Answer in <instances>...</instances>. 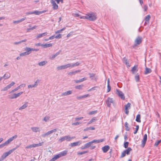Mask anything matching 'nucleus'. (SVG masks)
Wrapping results in <instances>:
<instances>
[{
  "mask_svg": "<svg viewBox=\"0 0 161 161\" xmlns=\"http://www.w3.org/2000/svg\"><path fill=\"white\" fill-rule=\"evenodd\" d=\"M68 153V151L64 150L60 152L58 154L54 155V157L51 159L49 161H55L59 158L65 156Z\"/></svg>",
  "mask_w": 161,
  "mask_h": 161,
  "instance_id": "1",
  "label": "nucleus"
},
{
  "mask_svg": "<svg viewBox=\"0 0 161 161\" xmlns=\"http://www.w3.org/2000/svg\"><path fill=\"white\" fill-rule=\"evenodd\" d=\"M17 137V135H15L10 138L7 141H6L3 144L0 145V148H2L5 146H7L14 139H16Z\"/></svg>",
  "mask_w": 161,
  "mask_h": 161,
  "instance_id": "2",
  "label": "nucleus"
},
{
  "mask_svg": "<svg viewBox=\"0 0 161 161\" xmlns=\"http://www.w3.org/2000/svg\"><path fill=\"white\" fill-rule=\"evenodd\" d=\"M86 19L89 20L93 21L97 19V14L94 13H90L86 14Z\"/></svg>",
  "mask_w": 161,
  "mask_h": 161,
  "instance_id": "3",
  "label": "nucleus"
},
{
  "mask_svg": "<svg viewBox=\"0 0 161 161\" xmlns=\"http://www.w3.org/2000/svg\"><path fill=\"white\" fill-rule=\"evenodd\" d=\"M75 138V136L71 137L69 136H65L60 138L59 139V141L60 142H62L65 140H66L67 141H70Z\"/></svg>",
  "mask_w": 161,
  "mask_h": 161,
  "instance_id": "4",
  "label": "nucleus"
},
{
  "mask_svg": "<svg viewBox=\"0 0 161 161\" xmlns=\"http://www.w3.org/2000/svg\"><path fill=\"white\" fill-rule=\"evenodd\" d=\"M23 93V92H21L17 93H13L9 95L8 97L10 99H16L20 96Z\"/></svg>",
  "mask_w": 161,
  "mask_h": 161,
  "instance_id": "5",
  "label": "nucleus"
},
{
  "mask_svg": "<svg viewBox=\"0 0 161 161\" xmlns=\"http://www.w3.org/2000/svg\"><path fill=\"white\" fill-rule=\"evenodd\" d=\"M69 68H71V64H68L64 65L58 66L57 67V69L58 70H61Z\"/></svg>",
  "mask_w": 161,
  "mask_h": 161,
  "instance_id": "6",
  "label": "nucleus"
},
{
  "mask_svg": "<svg viewBox=\"0 0 161 161\" xmlns=\"http://www.w3.org/2000/svg\"><path fill=\"white\" fill-rule=\"evenodd\" d=\"M15 84V83L14 82H12L10 84L8 85L7 86L4 87L1 90V91L2 92H4L7 91L9 89H10L12 87V86L14 85Z\"/></svg>",
  "mask_w": 161,
  "mask_h": 161,
  "instance_id": "7",
  "label": "nucleus"
},
{
  "mask_svg": "<svg viewBox=\"0 0 161 161\" xmlns=\"http://www.w3.org/2000/svg\"><path fill=\"white\" fill-rule=\"evenodd\" d=\"M43 142H40L39 143L34 144L31 145L29 146H27L25 147L26 149L31 148L35 147H39L42 145Z\"/></svg>",
  "mask_w": 161,
  "mask_h": 161,
  "instance_id": "8",
  "label": "nucleus"
},
{
  "mask_svg": "<svg viewBox=\"0 0 161 161\" xmlns=\"http://www.w3.org/2000/svg\"><path fill=\"white\" fill-rule=\"evenodd\" d=\"M57 130V129H54L52 130L47 131V133L42 135V136L43 137H45L48 135L52 134L53 133L56 132Z\"/></svg>",
  "mask_w": 161,
  "mask_h": 161,
  "instance_id": "9",
  "label": "nucleus"
},
{
  "mask_svg": "<svg viewBox=\"0 0 161 161\" xmlns=\"http://www.w3.org/2000/svg\"><path fill=\"white\" fill-rule=\"evenodd\" d=\"M116 93L122 100H125V96L124 93L118 89H117L116 90Z\"/></svg>",
  "mask_w": 161,
  "mask_h": 161,
  "instance_id": "10",
  "label": "nucleus"
},
{
  "mask_svg": "<svg viewBox=\"0 0 161 161\" xmlns=\"http://www.w3.org/2000/svg\"><path fill=\"white\" fill-rule=\"evenodd\" d=\"M106 103L108 107H110L111 104H114V101L113 99L110 97H108L106 101Z\"/></svg>",
  "mask_w": 161,
  "mask_h": 161,
  "instance_id": "11",
  "label": "nucleus"
},
{
  "mask_svg": "<svg viewBox=\"0 0 161 161\" xmlns=\"http://www.w3.org/2000/svg\"><path fill=\"white\" fill-rule=\"evenodd\" d=\"M142 39L140 37L138 36L135 41V46L140 44L142 42Z\"/></svg>",
  "mask_w": 161,
  "mask_h": 161,
  "instance_id": "12",
  "label": "nucleus"
},
{
  "mask_svg": "<svg viewBox=\"0 0 161 161\" xmlns=\"http://www.w3.org/2000/svg\"><path fill=\"white\" fill-rule=\"evenodd\" d=\"M147 134H145L143 138L141 146L142 147H144L147 141Z\"/></svg>",
  "mask_w": 161,
  "mask_h": 161,
  "instance_id": "13",
  "label": "nucleus"
},
{
  "mask_svg": "<svg viewBox=\"0 0 161 161\" xmlns=\"http://www.w3.org/2000/svg\"><path fill=\"white\" fill-rule=\"evenodd\" d=\"M25 84H22L20 85L17 87L15 88L14 89L12 90L10 92H9V93H11L14 92L18 90L20 88L22 87H25Z\"/></svg>",
  "mask_w": 161,
  "mask_h": 161,
  "instance_id": "14",
  "label": "nucleus"
},
{
  "mask_svg": "<svg viewBox=\"0 0 161 161\" xmlns=\"http://www.w3.org/2000/svg\"><path fill=\"white\" fill-rule=\"evenodd\" d=\"M25 50H28V52L29 53V54H30L31 51H38L39 50V49H35L31 48L29 47H26L25 48Z\"/></svg>",
  "mask_w": 161,
  "mask_h": 161,
  "instance_id": "15",
  "label": "nucleus"
},
{
  "mask_svg": "<svg viewBox=\"0 0 161 161\" xmlns=\"http://www.w3.org/2000/svg\"><path fill=\"white\" fill-rule=\"evenodd\" d=\"M51 3L53 6V9L54 10H57L58 8V5L55 2V1L51 0Z\"/></svg>",
  "mask_w": 161,
  "mask_h": 161,
  "instance_id": "16",
  "label": "nucleus"
},
{
  "mask_svg": "<svg viewBox=\"0 0 161 161\" xmlns=\"http://www.w3.org/2000/svg\"><path fill=\"white\" fill-rule=\"evenodd\" d=\"M81 141H79L76 142L71 143L70 144V146L71 147H74L76 146H79L81 144Z\"/></svg>",
  "mask_w": 161,
  "mask_h": 161,
  "instance_id": "17",
  "label": "nucleus"
},
{
  "mask_svg": "<svg viewBox=\"0 0 161 161\" xmlns=\"http://www.w3.org/2000/svg\"><path fill=\"white\" fill-rule=\"evenodd\" d=\"M92 144V143L91 142L87 143L85 144L84 147H82L81 149H84L88 148L89 147H90Z\"/></svg>",
  "mask_w": 161,
  "mask_h": 161,
  "instance_id": "18",
  "label": "nucleus"
},
{
  "mask_svg": "<svg viewBox=\"0 0 161 161\" xmlns=\"http://www.w3.org/2000/svg\"><path fill=\"white\" fill-rule=\"evenodd\" d=\"M110 147L108 145L105 146L102 148V150L104 153H106L109 149Z\"/></svg>",
  "mask_w": 161,
  "mask_h": 161,
  "instance_id": "19",
  "label": "nucleus"
},
{
  "mask_svg": "<svg viewBox=\"0 0 161 161\" xmlns=\"http://www.w3.org/2000/svg\"><path fill=\"white\" fill-rule=\"evenodd\" d=\"M72 93V91H68L65 92H63L61 94V96H65L68 95H70Z\"/></svg>",
  "mask_w": 161,
  "mask_h": 161,
  "instance_id": "20",
  "label": "nucleus"
},
{
  "mask_svg": "<svg viewBox=\"0 0 161 161\" xmlns=\"http://www.w3.org/2000/svg\"><path fill=\"white\" fill-rule=\"evenodd\" d=\"M138 66L135 65L132 69L131 71L133 74H135L138 71L137 68Z\"/></svg>",
  "mask_w": 161,
  "mask_h": 161,
  "instance_id": "21",
  "label": "nucleus"
},
{
  "mask_svg": "<svg viewBox=\"0 0 161 161\" xmlns=\"http://www.w3.org/2000/svg\"><path fill=\"white\" fill-rule=\"evenodd\" d=\"M31 129L33 132H35L40 131V129L38 127H32L31 128Z\"/></svg>",
  "mask_w": 161,
  "mask_h": 161,
  "instance_id": "22",
  "label": "nucleus"
},
{
  "mask_svg": "<svg viewBox=\"0 0 161 161\" xmlns=\"http://www.w3.org/2000/svg\"><path fill=\"white\" fill-rule=\"evenodd\" d=\"M47 61H44L39 63L38 64L39 66H42L45 65L47 64Z\"/></svg>",
  "mask_w": 161,
  "mask_h": 161,
  "instance_id": "23",
  "label": "nucleus"
},
{
  "mask_svg": "<svg viewBox=\"0 0 161 161\" xmlns=\"http://www.w3.org/2000/svg\"><path fill=\"white\" fill-rule=\"evenodd\" d=\"M10 77V75L9 73H5L3 76L1 77L3 78H4L5 80L8 79Z\"/></svg>",
  "mask_w": 161,
  "mask_h": 161,
  "instance_id": "24",
  "label": "nucleus"
},
{
  "mask_svg": "<svg viewBox=\"0 0 161 161\" xmlns=\"http://www.w3.org/2000/svg\"><path fill=\"white\" fill-rule=\"evenodd\" d=\"M28 102H26L25 103V104L22 105L21 107H20L19 108V110H21L23 109H25V108H26L28 106Z\"/></svg>",
  "mask_w": 161,
  "mask_h": 161,
  "instance_id": "25",
  "label": "nucleus"
},
{
  "mask_svg": "<svg viewBox=\"0 0 161 161\" xmlns=\"http://www.w3.org/2000/svg\"><path fill=\"white\" fill-rule=\"evenodd\" d=\"M26 19V18L25 17L24 18H22V19H20L19 20H18L14 21H13V23L14 24H18V23H19L20 22H21L22 21L25 20V19Z\"/></svg>",
  "mask_w": 161,
  "mask_h": 161,
  "instance_id": "26",
  "label": "nucleus"
},
{
  "mask_svg": "<svg viewBox=\"0 0 161 161\" xmlns=\"http://www.w3.org/2000/svg\"><path fill=\"white\" fill-rule=\"evenodd\" d=\"M104 141V139H101L99 140H94L92 141H91V142H92V143H99L100 142H102Z\"/></svg>",
  "mask_w": 161,
  "mask_h": 161,
  "instance_id": "27",
  "label": "nucleus"
},
{
  "mask_svg": "<svg viewBox=\"0 0 161 161\" xmlns=\"http://www.w3.org/2000/svg\"><path fill=\"white\" fill-rule=\"evenodd\" d=\"M12 152H13L11 150H10L8 152L3 153V155L6 158L8 156L11 154Z\"/></svg>",
  "mask_w": 161,
  "mask_h": 161,
  "instance_id": "28",
  "label": "nucleus"
},
{
  "mask_svg": "<svg viewBox=\"0 0 161 161\" xmlns=\"http://www.w3.org/2000/svg\"><path fill=\"white\" fill-rule=\"evenodd\" d=\"M61 52V50L59 51L58 52L56 53L55 54L53 55L50 58L51 59H54L56 57H57L58 55Z\"/></svg>",
  "mask_w": 161,
  "mask_h": 161,
  "instance_id": "29",
  "label": "nucleus"
},
{
  "mask_svg": "<svg viewBox=\"0 0 161 161\" xmlns=\"http://www.w3.org/2000/svg\"><path fill=\"white\" fill-rule=\"evenodd\" d=\"M80 71V70H75L74 71H72L69 72L68 73V75H75L76 74L79 73Z\"/></svg>",
  "mask_w": 161,
  "mask_h": 161,
  "instance_id": "30",
  "label": "nucleus"
},
{
  "mask_svg": "<svg viewBox=\"0 0 161 161\" xmlns=\"http://www.w3.org/2000/svg\"><path fill=\"white\" fill-rule=\"evenodd\" d=\"M26 51L24 52L20 53L19 54L20 56H24L26 55H28L29 54V53L28 52V50H25Z\"/></svg>",
  "mask_w": 161,
  "mask_h": 161,
  "instance_id": "31",
  "label": "nucleus"
},
{
  "mask_svg": "<svg viewBox=\"0 0 161 161\" xmlns=\"http://www.w3.org/2000/svg\"><path fill=\"white\" fill-rule=\"evenodd\" d=\"M47 34V32H44L42 34H39L37 36L36 38H39L42 37L43 36H45Z\"/></svg>",
  "mask_w": 161,
  "mask_h": 161,
  "instance_id": "32",
  "label": "nucleus"
},
{
  "mask_svg": "<svg viewBox=\"0 0 161 161\" xmlns=\"http://www.w3.org/2000/svg\"><path fill=\"white\" fill-rule=\"evenodd\" d=\"M151 71L152 70L146 67L145 68V71L144 74L147 75L148 74L150 73Z\"/></svg>",
  "mask_w": 161,
  "mask_h": 161,
  "instance_id": "33",
  "label": "nucleus"
},
{
  "mask_svg": "<svg viewBox=\"0 0 161 161\" xmlns=\"http://www.w3.org/2000/svg\"><path fill=\"white\" fill-rule=\"evenodd\" d=\"M45 11H39L37 10L35 11H33V14H35L36 15H39L42 13H45Z\"/></svg>",
  "mask_w": 161,
  "mask_h": 161,
  "instance_id": "34",
  "label": "nucleus"
},
{
  "mask_svg": "<svg viewBox=\"0 0 161 161\" xmlns=\"http://www.w3.org/2000/svg\"><path fill=\"white\" fill-rule=\"evenodd\" d=\"M132 150L130 147H128L127 149L125 150L124 151L125 153L126 154L129 155L130 154V152Z\"/></svg>",
  "mask_w": 161,
  "mask_h": 161,
  "instance_id": "35",
  "label": "nucleus"
},
{
  "mask_svg": "<svg viewBox=\"0 0 161 161\" xmlns=\"http://www.w3.org/2000/svg\"><path fill=\"white\" fill-rule=\"evenodd\" d=\"M141 119V116L139 114H138L136 116V120L138 122H141V121L140 120Z\"/></svg>",
  "mask_w": 161,
  "mask_h": 161,
  "instance_id": "36",
  "label": "nucleus"
},
{
  "mask_svg": "<svg viewBox=\"0 0 161 161\" xmlns=\"http://www.w3.org/2000/svg\"><path fill=\"white\" fill-rule=\"evenodd\" d=\"M52 44L51 43L45 44H43V45H42V47H43L44 48L49 47H52Z\"/></svg>",
  "mask_w": 161,
  "mask_h": 161,
  "instance_id": "37",
  "label": "nucleus"
},
{
  "mask_svg": "<svg viewBox=\"0 0 161 161\" xmlns=\"http://www.w3.org/2000/svg\"><path fill=\"white\" fill-rule=\"evenodd\" d=\"M96 120H97V119H96V117H93L89 121V122L87 124L88 125L90 124H91L92 123V122H94Z\"/></svg>",
  "mask_w": 161,
  "mask_h": 161,
  "instance_id": "38",
  "label": "nucleus"
},
{
  "mask_svg": "<svg viewBox=\"0 0 161 161\" xmlns=\"http://www.w3.org/2000/svg\"><path fill=\"white\" fill-rule=\"evenodd\" d=\"M95 129V128L94 127H87L86 128L84 129V131H86L87 130H94Z\"/></svg>",
  "mask_w": 161,
  "mask_h": 161,
  "instance_id": "39",
  "label": "nucleus"
},
{
  "mask_svg": "<svg viewBox=\"0 0 161 161\" xmlns=\"http://www.w3.org/2000/svg\"><path fill=\"white\" fill-rule=\"evenodd\" d=\"M128 124L127 122H125V130L127 131H128L130 130V128L128 126Z\"/></svg>",
  "mask_w": 161,
  "mask_h": 161,
  "instance_id": "40",
  "label": "nucleus"
},
{
  "mask_svg": "<svg viewBox=\"0 0 161 161\" xmlns=\"http://www.w3.org/2000/svg\"><path fill=\"white\" fill-rule=\"evenodd\" d=\"M80 64V63L78 62H77L74 64H71V68L78 66Z\"/></svg>",
  "mask_w": 161,
  "mask_h": 161,
  "instance_id": "41",
  "label": "nucleus"
},
{
  "mask_svg": "<svg viewBox=\"0 0 161 161\" xmlns=\"http://www.w3.org/2000/svg\"><path fill=\"white\" fill-rule=\"evenodd\" d=\"M131 104L130 103H128L126 105H125V110L128 109L130 108Z\"/></svg>",
  "mask_w": 161,
  "mask_h": 161,
  "instance_id": "42",
  "label": "nucleus"
},
{
  "mask_svg": "<svg viewBox=\"0 0 161 161\" xmlns=\"http://www.w3.org/2000/svg\"><path fill=\"white\" fill-rule=\"evenodd\" d=\"M37 27V26L35 25L31 28H28L27 29V32H29L31 30H33L34 29H36Z\"/></svg>",
  "mask_w": 161,
  "mask_h": 161,
  "instance_id": "43",
  "label": "nucleus"
},
{
  "mask_svg": "<svg viewBox=\"0 0 161 161\" xmlns=\"http://www.w3.org/2000/svg\"><path fill=\"white\" fill-rule=\"evenodd\" d=\"M135 79L136 82H138L139 81L140 77L139 75L138 74H136V75L135 76Z\"/></svg>",
  "mask_w": 161,
  "mask_h": 161,
  "instance_id": "44",
  "label": "nucleus"
},
{
  "mask_svg": "<svg viewBox=\"0 0 161 161\" xmlns=\"http://www.w3.org/2000/svg\"><path fill=\"white\" fill-rule=\"evenodd\" d=\"M83 86V85H81L76 86L75 88L76 89H82V87Z\"/></svg>",
  "mask_w": 161,
  "mask_h": 161,
  "instance_id": "45",
  "label": "nucleus"
},
{
  "mask_svg": "<svg viewBox=\"0 0 161 161\" xmlns=\"http://www.w3.org/2000/svg\"><path fill=\"white\" fill-rule=\"evenodd\" d=\"M49 119L50 117L49 116H46L44 117L43 119V120L45 122H47L49 120Z\"/></svg>",
  "mask_w": 161,
  "mask_h": 161,
  "instance_id": "46",
  "label": "nucleus"
},
{
  "mask_svg": "<svg viewBox=\"0 0 161 161\" xmlns=\"http://www.w3.org/2000/svg\"><path fill=\"white\" fill-rule=\"evenodd\" d=\"M65 29H66V28L65 27H64V28H62V29H61V30H58L55 31V34H57L60 33L62 31H63Z\"/></svg>",
  "mask_w": 161,
  "mask_h": 161,
  "instance_id": "47",
  "label": "nucleus"
},
{
  "mask_svg": "<svg viewBox=\"0 0 161 161\" xmlns=\"http://www.w3.org/2000/svg\"><path fill=\"white\" fill-rule=\"evenodd\" d=\"M81 123L80 122H77L75 123H73L72 124L73 126H76L81 124Z\"/></svg>",
  "mask_w": 161,
  "mask_h": 161,
  "instance_id": "48",
  "label": "nucleus"
},
{
  "mask_svg": "<svg viewBox=\"0 0 161 161\" xmlns=\"http://www.w3.org/2000/svg\"><path fill=\"white\" fill-rule=\"evenodd\" d=\"M150 18V16L149 15H148L146 17V18H145V20L146 21H147H147L149 22V20Z\"/></svg>",
  "mask_w": 161,
  "mask_h": 161,
  "instance_id": "49",
  "label": "nucleus"
},
{
  "mask_svg": "<svg viewBox=\"0 0 161 161\" xmlns=\"http://www.w3.org/2000/svg\"><path fill=\"white\" fill-rule=\"evenodd\" d=\"M97 112V110H95L94 111H91L89 113V114L92 115L93 114H95Z\"/></svg>",
  "mask_w": 161,
  "mask_h": 161,
  "instance_id": "50",
  "label": "nucleus"
},
{
  "mask_svg": "<svg viewBox=\"0 0 161 161\" xmlns=\"http://www.w3.org/2000/svg\"><path fill=\"white\" fill-rule=\"evenodd\" d=\"M126 155V153H125V151H124L123 152H122L121 153V155L120 156V158H123Z\"/></svg>",
  "mask_w": 161,
  "mask_h": 161,
  "instance_id": "51",
  "label": "nucleus"
},
{
  "mask_svg": "<svg viewBox=\"0 0 161 161\" xmlns=\"http://www.w3.org/2000/svg\"><path fill=\"white\" fill-rule=\"evenodd\" d=\"M139 128V126L138 125H137L136 126V130L134 132V133L135 134H136L137 133V132Z\"/></svg>",
  "mask_w": 161,
  "mask_h": 161,
  "instance_id": "52",
  "label": "nucleus"
},
{
  "mask_svg": "<svg viewBox=\"0 0 161 161\" xmlns=\"http://www.w3.org/2000/svg\"><path fill=\"white\" fill-rule=\"evenodd\" d=\"M161 140H159L157 142H156L154 144V146L157 147L158 145L161 142Z\"/></svg>",
  "mask_w": 161,
  "mask_h": 161,
  "instance_id": "53",
  "label": "nucleus"
},
{
  "mask_svg": "<svg viewBox=\"0 0 161 161\" xmlns=\"http://www.w3.org/2000/svg\"><path fill=\"white\" fill-rule=\"evenodd\" d=\"M39 82V80H37L34 83V85L36 87L38 85V84Z\"/></svg>",
  "mask_w": 161,
  "mask_h": 161,
  "instance_id": "54",
  "label": "nucleus"
},
{
  "mask_svg": "<svg viewBox=\"0 0 161 161\" xmlns=\"http://www.w3.org/2000/svg\"><path fill=\"white\" fill-rule=\"evenodd\" d=\"M129 144V142H126L124 143V147L125 148H127Z\"/></svg>",
  "mask_w": 161,
  "mask_h": 161,
  "instance_id": "55",
  "label": "nucleus"
},
{
  "mask_svg": "<svg viewBox=\"0 0 161 161\" xmlns=\"http://www.w3.org/2000/svg\"><path fill=\"white\" fill-rule=\"evenodd\" d=\"M89 74L90 75V77L92 79H93V77L95 76V74L93 73H89Z\"/></svg>",
  "mask_w": 161,
  "mask_h": 161,
  "instance_id": "56",
  "label": "nucleus"
},
{
  "mask_svg": "<svg viewBox=\"0 0 161 161\" xmlns=\"http://www.w3.org/2000/svg\"><path fill=\"white\" fill-rule=\"evenodd\" d=\"M111 87L110 85H107V92H109L111 90Z\"/></svg>",
  "mask_w": 161,
  "mask_h": 161,
  "instance_id": "57",
  "label": "nucleus"
},
{
  "mask_svg": "<svg viewBox=\"0 0 161 161\" xmlns=\"http://www.w3.org/2000/svg\"><path fill=\"white\" fill-rule=\"evenodd\" d=\"M125 64L126 65L127 67H129L130 66L127 60L126 59V60H125Z\"/></svg>",
  "mask_w": 161,
  "mask_h": 161,
  "instance_id": "58",
  "label": "nucleus"
},
{
  "mask_svg": "<svg viewBox=\"0 0 161 161\" xmlns=\"http://www.w3.org/2000/svg\"><path fill=\"white\" fill-rule=\"evenodd\" d=\"M33 87H36L34 85H29L28 86V88H31Z\"/></svg>",
  "mask_w": 161,
  "mask_h": 161,
  "instance_id": "59",
  "label": "nucleus"
},
{
  "mask_svg": "<svg viewBox=\"0 0 161 161\" xmlns=\"http://www.w3.org/2000/svg\"><path fill=\"white\" fill-rule=\"evenodd\" d=\"M83 118V117H78V118H76L75 119V121H78L81 119H82Z\"/></svg>",
  "mask_w": 161,
  "mask_h": 161,
  "instance_id": "60",
  "label": "nucleus"
},
{
  "mask_svg": "<svg viewBox=\"0 0 161 161\" xmlns=\"http://www.w3.org/2000/svg\"><path fill=\"white\" fill-rule=\"evenodd\" d=\"M55 38L57 39H59L61 38V35L60 34H59L58 35L56 36H55Z\"/></svg>",
  "mask_w": 161,
  "mask_h": 161,
  "instance_id": "61",
  "label": "nucleus"
},
{
  "mask_svg": "<svg viewBox=\"0 0 161 161\" xmlns=\"http://www.w3.org/2000/svg\"><path fill=\"white\" fill-rule=\"evenodd\" d=\"M5 158H6L3 155H2L0 158V161H2Z\"/></svg>",
  "mask_w": 161,
  "mask_h": 161,
  "instance_id": "62",
  "label": "nucleus"
},
{
  "mask_svg": "<svg viewBox=\"0 0 161 161\" xmlns=\"http://www.w3.org/2000/svg\"><path fill=\"white\" fill-rule=\"evenodd\" d=\"M87 80V79L86 77L83 78L80 80L81 82L83 81L86 80Z\"/></svg>",
  "mask_w": 161,
  "mask_h": 161,
  "instance_id": "63",
  "label": "nucleus"
},
{
  "mask_svg": "<svg viewBox=\"0 0 161 161\" xmlns=\"http://www.w3.org/2000/svg\"><path fill=\"white\" fill-rule=\"evenodd\" d=\"M147 8H148V7H147V6L146 5H144V11H147Z\"/></svg>",
  "mask_w": 161,
  "mask_h": 161,
  "instance_id": "64",
  "label": "nucleus"
}]
</instances>
